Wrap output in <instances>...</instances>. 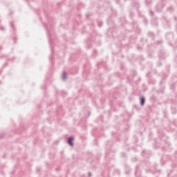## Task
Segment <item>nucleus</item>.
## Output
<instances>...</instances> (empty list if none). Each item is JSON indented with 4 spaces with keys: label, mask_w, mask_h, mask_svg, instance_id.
<instances>
[{
    "label": "nucleus",
    "mask_w": 177,
    "mask_h": 177,
    "mask_svg": "<svg viewBox=\"0 0 177 177\" xmlns=\"http://www.w3.org/2000/svg\"><path fill=\"white\" fill-rule=\"evenodd\" d=\"M138 49H140V47L138 46Z\"/></svg>",
    "instance_id": "obj_34"
},
{
    "label": "nucleus",
    "mask_w": 177,
    "mask_h": 177,
    "mask_svg": "<svg viewBox=\"0 0 177 177\" xmlns=\"http://www.w3.org/2000/svg\"><path fill=\"white\" fill-rule=\"evenodd\" d=\"M149 16H154V12H153L151 10H149Z\"/></svg>",
    "instance_id": "obj_19"
},
{
    "label": "nucleus",
    "mask_w": 177,
    "mask_h": 177,
    "mask_svg": "<svg viewBox=\"0 0 177 177\" xmlns=\"http://www.w3.org/2000/svg\"><path fill=\"white\" fill-rule=\"evenodd\" d=\"M116 3L120 4V0H115Z\"/></svg>",
    "instance_id": "obj_27"
},
{
    "label": "nucleus",
    "mask_w": 177,
    "mask_h": 177,
    "mask_svg": "<svg viewBox=\"0 0 177 177\" xmlns=\"http://www.w3.org/2000/svg\"><path fill=\"white\" fill-rule=\"evenodd\" d=\"M111 145H113V142L111 141H109L106 144V149H110V147H111Z\"/></svg>",
    "instance_id": "obj_14"
},
{
    "label": "nucleus",
    "mask_w": 177,
    "mask_h": 177,
    "mask_svg": "<svg viewBox=\"0 0 177 177\" xmlns=\"http://www.w3.org/2000/svg\"><path fill=\"white\" fill-rule=\"evenodd\" d=\"M167 5V0H160L159 1L156 7V12H162V9L165 8V6Z\"/></svg>",
    "instance_id": "obj_4"
},
{
    "label": "nucleus",
    "mask_w": 177,
    "mask_h": 177,
    "mask_svg": "<svg viewBox=\"0 0 177 177\" xmlns=\"http://www.w3.org/2000/svg\"><path fill=\"white\" fill-rule=\"evenodd\" d=\"M142 165H143V168L147 172L148 170L149 172H153V167H150V163L147 162L145 164L144 162H142L141 164L137 165L136 167L135 175L136 177L142 176Z\"/></svg>",
    "instance_id": "obj_2"
},
{
    "label": "nucleus",
    "mask_w": 177,
    "mask_h": 177,
    "mask_svg": "<svg viewBox=\"0 0 177 177\" xmlns=\"http://www.w3.org/2000/svg\"><path fill=\"white\" fill-rule=\"evenodd\" d=\"M142 156L143 157H145V158H150V156H151V152H150V151H143Z\"/></svg>",
    "instance_id": "obj_8"
},
{
    "label": "nucleus",
    "mask_w": 177,
    "mask_h": 177,
    "mask_svg": "<svg viewBox=\"0 0 177 177\" xmlns=\"http://www.w3.org/2000/svg\"><path fill=\"white\" fill-rule=\"evenodd\" d=\"M86 44L88 46V48H91L92 46V41H91V39H88Z\"/></svg>",
    "instance_id": "obj_16"
},
{
    "label": "nucleus",
    "mask_w": 177,
    "mask_h": 177,
    "mask_svg": "<svg viewBox=\"0 0 177 177\" xmlns=\"http://www.w3.org/2000/svg\"><path fill=\"white\" fill-rule=\"evenodd\" d=\"M11 28H12V30L15 31V26L13 25V22L10 23Z\"/></svg>",
    "instance_id": "obj_20"
},
{
    "label": "nucleus",
    "mask_w": 177,
    "mask_h": 177,
    "mask_svg": "<svg viewBox=\"0 0 177 177\" xmlns=\"http://www.w3.org/2000/svg\"><path fill=\"white\" fill-rule=\"evenodd\" d=\"M143 21H144L145 26H147V24H149V21L147 19H144Z\"/></svg>",
    "instance_id": "obj_18"
},
{
    "label": "nucleus",
    "mask_w": 177,
    "mask_h": 177,
    "mask_svg": "<svg viewBox=\"0 0 177 177\" xmlns=\"http://www.w3.org/2000/svg\"><path fill=\"white\" fill-rule=\"evenodd\" d=\"M145 5L147 8H151L153 6V0H145Z\"/></svg>",
    "instance_id": "obj_10"
},
{
    "label": "nucleus",
    "mask_w": 177,
    "mask_h": 177,
    "mask_svg": "<svg viewBox=\"0 0 177 177\" xmlns=\"http://www.w3.org/2000/svg\"><path fill=\"white\" fill-rule=\"evenodd\" d=\"M156 147H161V146L165 145V147H162V150L164 151H168V150H169L168 147L171 146V144L168 142V138H167L164 134H162V136H160L159 139L156 140Z\"/></svg>",
    "instance_id": "obj_1"
},
{
    "label": "nucleus",
    "mask_w": 177,
    "mask_h": 177,
    "mask_svg": "<svg viewBox=\"0 0 177 177\" xmlns=\"http://www.w3.org/2000/svg\"><path fill=\"white\" fill-rule=\"evenodd\" d=\"M145 103H146V99L145 97H140V106H145Z\"/></svg>",
    "instance_id": "obj_12"
},
{
    "label": "nucleus",
    "mask_w": 177,
    "mask_h": 177,
    "mask_svg": "<svg viewBox=\"0 0 177 177\" xmlns=\"http://www.w3.org/2000/svg\"><path fill=\"white\" fill-rule=\"evenodd\" d=\"M74 137L73 136H70L67 138V143L69 146H71V147H73V146H74Z\"/></svg>",
    "instance_id": "obj_6"
},
{
    "label": "nucleus",
    "mask_w": 177,
    "mask_h": 177,
    "mask_svg": "<svg viewBox=\"0 0 177 177\" xmlns=\"http://www.w3.org/2000/svg\"><path fill=\"white\" fill-rule=\"evenodd\" d=\"M174 20H175V21H177V17H174Z\"/></svg>",
    "instance_id": "obj_31"
},
{
    "label": "nucleus",
    "mask_w": 177,
    "mask_h": 177,
    "mask_svg": "<svg viewBox=\"0 0 177 177\" xmlns=\"http://www.w3.org/2000/svg\"><path fill=\"white\" fill-rule=\"evenodd\" d=\"M44 90H46V86H44Z\"/></svg>",
    "instance_id": "obj_32"
},
{
    "label": "nucleus",
    "mask_w": 177,
    "mask_h": 177,
    "mask_svg": "<svg viewBox=\"0 0 177 177\" xmlns=\"http://www.w3.org/2000/svg\"><path fill=\"white\" fill-rule=\"evenodd\" d=\"M124 1H127V0H124Z\"/></svg>",
    "instance_id": "obj_38"
},
{
    "label": "nucleus",
    "mask_w": 177,
    "mask_h": 177,
    "mask_svg": "<svg viewBox=\"0 0 177 177\" xmlns=\"http://www.w3.org/2000/svg\"><path fill=\"white\" fill-rule=\"evenodd\" d=\"M86 17H89V14H86Z\"/></svg>",
    "instance_id": "obj_30"
},
{
    "label": "nucleus",
    "mask_w": 177,
    "mask_h": 177,
    "mask_svg": "<svg viewBox=\"0 0 177 177\" xmlns=\"http://www.w3.org/2000/svg\"><path fill=\"white\" fill-rule=\"evenodd\" d=\"M46 28L48 37L49 44L51 46V50L53 53V47L52 46V39H53V37H52V35H55V31L53 30V28H51L50 30H49L48 27H46Z\"/></svg>",
    "instance_id": "obj_3"
},
{
    "label": "nucleus",
    "mask_w": 177,
    "mask_h": 177,
    "mask_svg": "<svg viewBox=\"0 0 177 177\" xmlns=\"http://www.w3.org/2000/svg\"><path fill=\"white\" fill-rule=\"evenodd\" d=\"M1 74H2V71H0V75H1Z\"/></svg>",
    "instance_id": "obj_33"
},
{
    "label": "nucleus",
    "mask_w": 177,
    "mask_h": 177,
    "mask_svg": "<svg viewBox=\"0 0 177 177\" xmlns=\"http://www.w3.org/2000/svg\"><path fill=\"white\" fill-rule=\"evenodd\" d=\"M166 39L167 41H172L174 40V33L173 32H169L166 35Z\"/></svg>",
    "instance_id": "obj_9"
},
{
    "label": "nucleus",
    "mask_w": 177,
    "mask_h": 177,
    "mask_svg": "<svg viewBox=\"0 0 177 177\" xmlns=\"http://www.w3.org/2000/svg\"><path fill=\"white\" fill-rule=\"evenodd\" d=\"M176 111H175L174 114H176Z\"/></svg>",
    "instance_id": "obj_37"
},
{
    "label": "nucleus",
    "mask_w": 177,
    "mask_h": 177,
    "mask_svg": "<svg viewBox=\"0 0 177 177\" xmlns=\"http://www.w3.org/2000/svg\"><path fill=\"white\" fill-rule=\"evenodd\" d=\"M1 30H3V28H1Z\"/></svg>",
    "instance_id": "obj_35"
},
{
    "label": "nucleus",
    "mask_w": 177,
    "mask_h": 177,
    "mask_svg": "<svg viewBox=\"0 0 177 177\" xmlns=\"http://www.w3.org/2000/svg\"><path fill=\"white\" fill-rule=\"evenodd\" d=\"M165 19V24H166L165 26V28H169V27H171V21L165 18H163Z\"/></svg>",
    "instance_id": "obj_11"
},
{
    "label": "nucleus",
    "mask_w": 177,
    "mask_h": 177,
    "mask_svg": "<svg viewBox=\"0 0 177 177\" xmlns=\"http://www.w3.org/2000/svg\"><path fill=\"white\" fill-rule=\"evenodd\" d=\"M125 156H126L125 153L122 152V153H121V157H122V158H124V157H125Z\"/></svg>",
    "instance_id": "obj_22"
},
{
    "label": "nucleus",
    "mask_w": 177,
    "mask_h": 177,
    "mask_svg": "<svg viewBox=\"0 0 177 177\" xmlns=\"http://www.w3.org/2000/svg\"><path fill=\"white\" fill-rule=\"evenodd\" d=\"M149 75H150V72L147 73L146 77H149Z\"/></svg>",
    "instance_id": "obj_29"
},
{
    "label": "nucleus",
    "mask_w": 177,
    "mask_h": 177,
    "mask_svg": "<svg viewBox=\"0 0 177 177\" xmlns=\"http://www.w3.org/2000/svg\"><path fill=\"white\" fill-rule=\"evenodd\" d=\"M103 26V22H98V27H102Z\"/></svg>",
    "instance_id": "obj_21"
},
{
    "label": "nucleus",
    "mask_w": 177,
    "mask_h": 177,
    "mask_svg": "<svg viewBox=\"0 0 177 177\" xmlns=\"http://www.w3.org/2000/svg\"><path fill=\"white\" fill-rule=\"evenodd\" d=\"M167 10L169 13H172L173 12H175V8H174V6H169V7H167Z\"/></svg>",
    "instance_id": "obj_13"
},
{
    "label": "nucleus",
    "mask_w": 177,
    "mask_h": 177,
    "mask_svg": "<svg viewBox=\"0 0 177 177\" xmlns=\"http://www.w3.org/2000/svg\"><path fill=\"white\" fill-rule=\"evenodd\" d=\"M149 35L151 36V37H153V32H149Z\"/></svg>",
    "instance_id": "obj_26"
},
{
    "label": "nucleus",
    "mask_w": 177,
    "mask_h": 177,
    "mask_svg": "<svg viewBox=\"0 0 177 177\" xmlns=\"http://www.w3.org/2000/svg\"><path fill=\"white\" fill-rule=\"evenodd\" d=\"M88 177H91V176H92V173H91L90 171L88 173Z\"/></svg>",
    "instance_id": "obj_25"
},
{
    "label": "nucleus",
    "mask_w": 177,
    "mask_h": 177,
    "mask_svg": "<svg viewBox=\"0 0 177 177\" xmlns=\"http://www.w3.org/2000/svg\"><path fill=\"white\" fill-rule=\"evenodd\" d=\"M159 57L161 60H164V59L167 57V54H165V51L164 50H161L160 51Z\"/></svg>",
    "instance_id": "obj_7"
},
{
    "label": "nucleus",
    "mask_w": 177,
    "mask_h": 177,
    "mask_svg": "<svg viewBox=\"0 0 177 177\" xmlns=\"http://www.w3.org/2000/svg\"><path fill=\"white\" fill-rule=\"evenodd\" d=\"M5 66H8V64L6 63Z\"/></svg>",
    "instance_id": "obj_36"
},
{
    "label": "nucleus",
    "mask_w": 177,
    "mask_h": 177,
    "mask_svg": "<svg viewBox=\"0 0 177 177\" xmlns=\"http://www.w3.org/2000/svg\"><path fill=\"white\" fill-rule=\"evenodd\" d=\"M110 155H111V152L110 153L106 152V156H105L106 160H109V158H110Z\"/></svg>",
    "instance_id": "obj_17"
},
{
    "label": "nucleus",
    "mask_w": 177,
    "mask_h": 177,
    "mask_svg": "<svg viewBox=\"0 0 177 177\" xmlns=\"http://www.w3.org/2000/svg\"><path fill=\"white\" fill-rule=\"evenodd\" d=\"M151 24L153 27H158V19L157 17L152 18Z\"/></svg>",
    "instance_id": "obj_5"
},
{
    "label": "nucleus",
    "mask_w": 177,
    "mask_h": 177,
    "mask_svg": "<svg viewBox=\"0 0 177 177\" xmlns=\"http://www.w3.org/2000/svg\"><path fill=\"white\" fill-rule=\"evenodd\" d=\"M66 78H67V73L66 72H64L62 73V80L66 81Z\"/></svg>",
    "instance_id": "obj_15"
},
{
    "label": "nucleus",
    "mask_w": 177,
    "mask_h": 177,
    "mask_svg": "<svg viewBox=\"0 0 177 177\" xmlns=\"http://www.w3.org/2000/svg\"><path fill=\"white\" fill-rule=\"evenodd\" d=\"M93 52L96 55V53H97V50H94Z\"/></svg>",
    "instance_id": "obj_28"
},
{
    "label": "nucleus",
    "mask_w": 177,
    "mask_h": 177,
    "mask_svg": "<svg viewBox=\"0 0 177 177\" xmlns=\"http://www.w3.org/2000/svg\"><path fill=\"white\" fill-rule=\"evenodd\" d=\"M158 66L160 67V66H162V64L160 62H158Z\"/></svg>",
    "instance_id": "obj_23"
},
{
    "label": "nucleus",
    "mask_w": 177,
    "mask_h": 177,
    "mask_svg": "<svg viewBox=\"0 0 177 177\" xmlns=\"http://www.w3.org/2000/svg\"><path fill=\"white\" fill-rule=\"evenodd\" d=\"M16 41H17V37H14V44H16Z\"/></svg>",
    "instance_id": "obj_24"
}]
</instances>
